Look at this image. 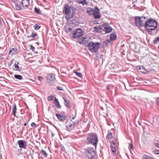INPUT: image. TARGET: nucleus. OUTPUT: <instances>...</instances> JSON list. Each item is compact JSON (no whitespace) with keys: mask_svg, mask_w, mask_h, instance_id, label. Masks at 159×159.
Segmentation results:
<instances>
[{"mask_svg":"<svg viewBox=\"0 0 159 159\" xmlns=\"http://www.w3.org/2000/svg\"><path fill=\"white\" fill-rule=\"evenodd\" d=\"M157 25V22L154 19L148 18L145 25V29L148 32H151L156 29Z\"/></svg>","mask_w":159,"mask_h":159,"instance_id":"1","label":"nucleus"},{"mask_svg":"<svg viewBox=\"0 0 159 159\" xmlns=\"http://www.w3.org/2000/svg\"><path fill=\"white\" fill-rule=\"evenodd\" d=\"M101 43L100 42H90L88 44V47L89 50L91 52L96 53L99 50Z\"/></svg>","mask_w":159,"mask_h":159,"instance_id":"2","label":"nucleus"},{"mask_svg":"<svg viewBox=\"0 0 159 159\" xmlns=\"http://www.w3.org/2000/svg\"><path fill=\"white\" fill-rule=\"evenodd\" d=\"M71 7L68 4L65 5L63 10V13L66 15L65 18L67 21H69L73 17V14L71 12Z\"/></svg>","mask_w":159,"mask_h":159,"instance_id":"3","label":"nucleus"},{"mask_svg":"<svg viewBox=\"0 0 159 159\" xmlns=\"http://www.w3.org/2000/svg\"><path fill=\"white\" fill-rule=\"evenodd\" d=\"M87 140L89 143L93 145L96 148L98 142V138L96 134L91 133L89 134L87 138Z\"/></svg>","mask_w":159,"mask_h":159,"instance_id":"4","label":"nucleus"},{"mask_svg":"<svg viewBox=\"0 0 159 159\" xmlns=\"http://www.w3.org/2000/svg\"><path fill=\"white\" fill-rule=\"evenodd\" d=\"M147 20L148 18L145 16L136 17L135 18V23L136 26L139 27L144 26L145 28V25L146 23Z\"/></svg>","mask_w":159,"mask_h":159,"instance_id":"5","label":"nucleus"},{"mask_svg":"<svg viewBox=\"0 0 159 159\" xmlns=\"http://www.w3.org/2000/svg\"><path fill=\"white\" fill-rule=\"evenodd\" d=\"M86 154L88 158L97 157L95 149L93 148H89L85 150Z\"/></svg>","mask_w":159,"mask_h":159,"instance_id":"6","label":"nucleus"},{"mask_svg":"<svg viewBox=\"0 0 159 159\" xmlns=\"http://www.w3.org/2000/svg\"><path fill=\"white\" fill-rule=\"evenodd\" d=\"M102 28H103L102 29V32H104V33H103V34H105L106 33H108L111 32L112 30V28L110 26V25L109 24L107 23H104L102 24Z\"/></svg>","mask_w":159,"mask_h":159,"instance_id":"7","label":"nucleus"},{"mask_svg":"<svg viewBox=\"0 0 159 159\" xmlns=\"http://www.w3.org/2000/svg\"><path fill=\"white\" fill-rule=\"evenodd\" d=\"M90 39L87 36L85 35L84 37L80 38V44L87 46L90 43Z\"/></svg>","mask_w":159,"mask_h":159,"instance_id":"8","label":"nucleus"},{"mask_svg":"<svg viewBox=\"0 0 159 159\" xmlns=\"http://www.w3.org/2000/svg\"><path fill=\"white\" fill-rule=\"evenodd\" d=\"M47 81L50 85H52L54 82L55 75L53 74H48L47 77Z\"/></svg>","mask_w":159,"mask_h":159,"instance_id":"9","label":"nucleus"},{"mask_svg":"<svg viewBox=\"0 0 159 159\" xmlns=\"http://www.w3.org/2000/svg\"><path fill=\"white\" fill-rule=\"evenodd\" d=\"M72 37L74 39H78L77 42L80 43L79 41L80 38V28H78L73 31Z\"/></svg>","mask_w":159,"mask_h":159,"instance_id":"10","label":"nucleus"},{"mask_svg":"<svg viewBox=\"0 0 159 159\" xmlns=\"http://www.w3.org/2000/svg\"><path fill=\"white\" fill-rule=\"evenodd\" d=\"M75 125L70 121H67L66 126L67 131H71L74 128V125Z\"/></svg>","mask_w":159,"mask_h":159,"instance_id":"11","label":"nucleus"},{"mask_svg":"<svg viewBox=\"0 0 159 159\" xmlns=\"http://www.w3.org/2000/svg\"><path fill=\"white\" fill-rule=\"evenodd\" d=\"M18 143L20 148L26 149V142L22 140H20L18 141Z\"/></svg>","mask_w":159,"mask_h":159,"instance_id":"12","label":"nucleus"},{"mask_svg":"<svg viewBox=\"0 0 159 159\" xmlns=\"http://www.w3.org/2000/svg\"><path fill=\"white\" fill-rule=\"evenodd\" d=\"M95 9H96L95 12L93 14L95 19H99L101 17V15L99 13V10L97 7H95Z\"/></svg>","mask_w":159,"mask_h":159,"instance_id":"13","label":"nucleus"},{"mask_svg":"<svg viewBox=\"0 0 159 159\" xmlns=\"http://www.w3.org/2000/svg\"><path fill=\"white\" fill-rule=\"evenodd\" d=\"M21 6L24 8L27 7L30 5L29 0H22L20 2Z\"/></svg>","mask_w":159,"mask_h":159,"instance_id":"14","label":"nucleus"},{"mask_svg":"<svg viewBox=\"0 0 159 159\" xmlns=\"http://www.w3.org/2000/svg\"><path fill=\"white\" fill-rule=\"evenodd\" d=\"M138 70L141 73L145 74L147 72V70L144 69V67L143 66H137Z\"/></svg>","mask_w":159,"mask_h":159,"instance_id":"15","label":"nucleus"},{"mask_svg":"<svg viewBox=\"0 0 159 159\" xmlns=\"http://www.w3.org/2000/svg\"><path fill=\"white\" fill-rule=\"evenodd\" d=\"M56 116L58 119L61 121H63L66 120V116L59 114L58 113L56 114Z\"/></svg>","mask_w":159,"mask_h":159,"instance_id":"16","label":"nucleus"},{"mask_svg":"<svg viewBox=\"0 0 159 159\" xmlns=\"http://www.w3.org/2000/svg\"><path fill=\"white\" fill-rule=\"evenodd\" d=\"M111 150L113 153L116 154V149L115 147V144L114 142L112 141L111 143Z\"/></svg>","mask_w":159,"mask_h":159,"instance_id":"17","label":"nucleus"},{"mask_svg":"<svg viewBox=\"0 0 159 159\" xmlns=\"http://www.w3.org/2000/svg\"><path fill=\"white\" fill-rule=\"evenodd\" d=\"M53 102L58 108L60 109L61 108V106L60 104L59 101L56 98H55Z\"/></svg>","mask_w":159,"mask_h":159,"instance_id":"18","label":"nucleus"},{"mask_svg":"<svg viewBox=\"0 0 159 159\" xmlns=\"http://www.w3.org/2000/svg\"><path fill=\"white\" fill-rule=\"evenodd\" d=\"M94 30L97 32H99L102 30V26H96L94 27Z\"/></svg>","mask_w":159,"mask_h":159,"instance_id":"19","label":"nucleus"},{"mask_svg":"<svg viewBox=\"0 0 159 159\" xmlns=\"http://www.w3.org/2000/svg\"><path fill=\"white\" fill-rule=\"evenodd\" d=\"M96 11V9L95 10L91 7H88L87 8V12L88 13H89L90 14L93 15L94 14V13Z\"/></svg>","mask_w":159,"mask_h":159,"instance_id":"20","label":"nucleus"},{"mask_svg":"<svg viewBox=\"0 0 159 159\" xmlns=\"http://www.w3.org/2000/svg\"><path fill=\"white\" fill-rule=\"evenodd\" d=\"M116 35L115 33H112L110 35V40L111 41L115 40L116 38Z\"/></svg>","mask_w":159,"mask_h":159,"instance_id":"21","label":"nucleus"},{"mask_svg":"<svg viewBox=\"0 0 159 159\" xmlns=\"http://www.w3.org/2000/svg\"><path fill=\"white\" fill-rule=\"evenodd\" d=\"M64 30L67 33H68L72 30V29L70 26L67 25L65 26Z\"/></svg>","mask_w":159,"mask_h":159,"instance_id":"22","label":"nucleus"},{"mask_svg":"<svg viewBox=\"0 0 159 159\" xmlns=\"http://www.w3.org/2000/svg\"><path fill=\"white\" fill-rule=\"evenodd\" d=\"M13 115L14 116H16V106L15 103H14L12 106Z\"/></svg>","mask_w":159,"mask_h":159,"instance_id":"23","label":"nucleus"},{"mask_svg":"<svg viewBox=\"0 0 159 159\" xmlns=\"http://www.w3.org/2000/svg\"><path fill=\"white\" fill-rule=\"evenodd\" d=\"M107 138L108 139H111L113 138L112 134L110 130H108V131Z\"/></svg>","mask_w":159,"mask_h":159,"instance_id":"24","label":"nucleus"},{"mask_svg":"<svg viewBox=\"0 0 159 159\" xmlns=\"http://www.w3.org/2000/svg\"><path fill=\"white\" fill-rule=\"evenodd\" d=\"M40 153L42 154L44 157H47L48 156L47 153L43 149H42L40 151Z\"/></svg>","mask_w":159,"mask_h":159,"instance_id":"25","label":"nucleus"},{"mask_svg":"<svg viewBox=\"0 0 159 159\" xmlns=\"http://www.w3.org/2000/svg\"><path fill=\"white\" fill-rule=\"evenodd\" d=\"M80 4L84 6V5H87L89 3L87 0H80Z\"/></svg>","mask_w":159,"mask_h":159,"instance_id":"26","label":"nucleus"},{"mask_svg":"<svg viewBox=\"0 0 159 159\" xmlns=\"http://www.w3.org/2000/svg\"><path fill=\"white\" fill-rule=\"evenodd\" d=\"M32 38H38V35L34 31H32L31 35Z\"/></svg>","mask_w":159,"mask_h":159,"instance_id":"27","label":"nucleus"},{"mask_svg":"<svg viewBox=\"0 0 159 159\" xmlns=\"http://www.w3.org/2000/svg\"><path fill=\"white\" fill-rule=\"evenodd\" d=\"M75 118V117H73L71 116H70V120L71 121L72 123L73 124H78V122L77 121H74V120Z\"/></svg>","mask_w":159,"mask_h":159,"instance_id":"28","label":"nucleus"},{"mask_svg":"<svg viewBox=\"0 0 159 159\" xmlns=\"http://www.w3.org/2000/svg\"><path fill=\"white\" fill-rule=\"evenodd\" d=\"M63 99L64 100V104L67 107H69L70 106L69 105V102L65 98H63Z\"/></svg>","mask_w":159,"mask_h":159,"instance_id":"29","label":"nucleus"},{"mask_svg":"<svg viewBox=\"0 0 159 159\" xmlns=\"http://www.w3.org/2000/svg\"><path fill=\"white\" fill-rule=\"evenodd\" d=\"M18 63L17 62V64H16V63L14 64V70H16L18 71L19 70L20 68L18 65Z\"/></svg>","mask_w":159,"mask_h":159,"instance_id":"30","label":"nucleus"},{"mask_svg":"<svg viewBox=\"0 0 159 159\" xmlns=\"http://www.w3.org/2000/svg\"><path fill=\"white\" fill-rule=\"evenodd\" d=\"M14 77L16 79L19 80H21L22 79V76L20 75H14Z\"/></svg>","mask_w":159,"mask_h":159,"instance_id":"31","label":"nucleus"},{"mask_svg":"<svg viewBox=\"0 0 159 159\" xmlns=\"http://www.w3.org/2000/svg\"><path fill=\"white\" fill-rule=\"evenodd\" d=\"M34 12L37 14H39L40 13V9L39 8L35 7L34 8Z\"/></svg>","mask_w":159,"mask_h":159,"instance_id":"32","label":"nucleus"},{"mask_svg":"<svg viewBox=\"0 0 159 159\" xmlns=\"http://www.w3.org/2000/svg\"><path fill=\"white\" fill-rule=\"evenodd\" d=\"M158 41H159V37L155 38L153 41V42L154 44H156Z\"/></svg>","mask_w":159,"mask_h":159,"instance_id":"33","label":"nucleus"},{"mask_svg":"<svg viewBox=\"0 0 159 159\" xmlns=\"http://www.w3.org/2000/svg\"><path fill=\"white\" fill-rule=\"evenodd\" d=\"M15 7L16 9L18 10H20L21 9V7L19 6L17 3L15 4Z\"/></svg>","mask_w":159,"mask_h":159,"instance_id":"34","label":"nucleus"},{"mask_svg":"<svg viewBox=\"0 0 159 159\" xmlns=\"http://www.w3.org/2000/svg\"><path fill=\"white\" fill-rule=\"evenodd\" d=\"M142 159H153L150 157H149L147 155H145L143 157Z\"/></svg>","mask_w":159,"mask_h":159,"instance_id":"35","label":"nucleus"},{"mask_svg":"<svg viewBox=\"0 0 159 159\" xmlns=\"http://www.w3.org/2000/svg\"><path fill=\"white\" fill-rule=\"evenodd\" d=\"M16 52V49L14 48H11L10 49L9 54H11V52H12L13 53H15Z\"/></svg>","mask_w":159,"mask_h":159,"instance_id":"36","label":"nucleus"},{"mask_svg":"<svg viewBox=\"0 0 159 159\" xmlns=\"http://www.w3.org/2000/svg\"><path fill=\"white\" fill-rule=\"evenodd\" d=\"M111 40L110 39H107L104 41V43L106 44H107L108 43H111Z\"/></svg>","mask_w":159,"mask_h":159,"instance_id":"37","label":"nucleus"},{"mask_svg":"<svg viewBox=\"0 0 159 159\" xmlns=\"http://www.w3.org/2000/svg\"><path fill=\"white\" fill-rule=\"evenodd\" d=\"M40 27V26L38 25L37 24H35L34 26L35 29L37 30L39 29Z\"/></svg>","mask_w":159,"mask_h":159,"instance_id":"38","label":"nucleus"},{"mask_svg":"<svg viewBox=\"0 0 159 159\" xmlns=\"http://www.w3.org/2000/svg\"><path fill=\"white\" fill-rule=\"evenodd\" d=\"M53 98V96L52 95L49 96L48 98V101H51Z\"/></svg>","mask_w":159,"mask_h":159,"instance_id":"39","label":"nucleus"},{"mask_svg":"<svg viewBox=\"0 0 159 159\" xmlns=\"http://www.w3.org/2000/svg\"><path fill=\"white\" fill-rule=\"evenodd\" d=\"M84 34V31L80 29V37Z\"/></svg>","mask_w":159,"mask_h":159,"instance_id":"40","label":"nucleus"},{"mask_svg":"<svg viewBox=\"0 0 159 159\" xmlns=\"http://www.w3.org/2000/svg\"><path fill=\"white\" fill-rule=\"evenodd\" d=\"M156 104L157 106H159V98H157L156 99Z\"/></svg>","mask_w":159,"mask_h":159,"instance_id":"41","label":"nucleus"},{"mask_svg":"<svg viewBox=\"0 0 159 159\" xmlns=\"http://www.w3.org/2000/svg\"><path fill=\"white\" fill-rule=\"evenodd\" d=\"M57 89L59 90L62 91V90H63L62 88L60 86H58L57 87Z\"/></svg>","mask_w":159,"mask_h":159,"instance_id":"42","label":"nucleus"},{"mask_svg":"<svg viewBox=\"0 0 159 159\" xmlns=\"http://www.w3.org/2000/svg\"><path fill=\"white\" fill-rule=\"evenodd\" d=\"M31 126L33 128H34L36 126V125L34 122H32L31 124Z\"/></svg>","mask_w":159,"mask_h":159,"instance_id":"43","label":"nucleus"},{"mask_svg":"<svg viewBox=\"0 0 159 159\" xmlns=\"http://www.w3.org/2000/svg\"><path fill=\"white\" fill-rule=\"evenodd\" d=\"M153 153L155 154H159V150H155L153 151Z\"/></svg>","mask_w":159,"mask_h":159,"instance_id":"44","label":"nucleus"},{"mask_svg":"<svg viewBox=\"0 0 159 159\" xmlns=\"http://www.w3.org/2000/svg\"><path fill=\"white\" fill-rule=\"evenodd\" d=\"M30 49L32 50L33 51H34L35 50V48L32 45L31 46Z\"/></svg>","mask_w":159,"mask_h":159,"instance_id":"45","label":"nucleus"},{"mask_svg":"<svg viewBox=\"0 0 159 159\" xmlns=\"http://www.w3.org/2000/svg\"><path fill=\"white\" fill-rule=\"evenodd\" d=\"M155 145L156 147L159 148V143H155Z\"/></svg>","mask_w":159,"mask_h":159,"instance_id":"46","label":"nucleus"},{"mask_svg":"<svg viewBox=\"0 0 159 159\" xmlns=\"http://www.w3.org/2000/svg\"><path fill=\"white\" fill-rule=\"evenodd\" d=\"M38 78L39 80L40 81H41L43 80V78L41 76H39Z\"/></svg>","mask_w":159,"mask_h":159,"instance_id":"47","label":"nucleus"},{"mask_svg":"<svg viewBox=\"0 0 159 159\" xmlns=\"http://www.w3.org/2000/svg\"><path fill=\"white\" fill-rule=\"evenodd\" d=\"M129 147L131 149H133V146L132 144H129Z\"/></svg>","mask_w":159,"mask_h":159,"instance_id":"48","label":"nucleus"},{"mask_svg":"<svg viewBox=\"0 0 159 159\" xmlns=\"http://www.w3.org/2000/svg\"><path fill=\"white\" fill-rule=\"evenodd\" d=\"M75 73L76 74V75L78 76H79L80 77V73H79V72H75Z\"/></svg>","mask_w":159,"mask_h":159,"instance_id":"49","label":"nucleus"},{"mask_svg":"<svg viewBox=\"0 0 159 159\" xmlns=\"http://www.w3.org/2000/svg\"><path fill=\"white\" fill-rule=\"evenodd\" d=\"M27 37L28 38H31V35H28L27 36Z\"/></svg>","mask_w":159,"mask_h":159,"instance_id":"50","label":"nucleus"},{"mask_svg":"<svg viewBox=\"0 0 159 159\" xmlns=\"http://www.w3.org/2000/svg\"><path fill=\"white\" fill-rule=\"evenodd\" d=\"M97 158V157H94V158H88L89 159H96Z\"/></svg>","mask_w":159,"mask_h":159,"instance_id":"51","label":"nucleus"},{"mask_svg":"<svg viewBox=\"0 0 159 159\" xmlns=\"http://www.w3.org/2000/svg\"><path fill=\"white\" fill-rule=\"evenodd\" d=\"M82 74L80 73V78H82Z\"/></svg>","mask_w":159,"mask_h":159,"instance_id":"52","label":"nucleus"},{"mask_svg":"<svg viewBox=\"0 0 159 159\" xmlns=\"http://www.w3.org/2000/svg\"><path fill=\"white\" fill-rule=\"evenodd\" d=\"M23 125H24V126H25L26 125V123H25L23 124Z\"/></svg>","mask_w":159,"mask_h":159,"instance_id":"53","label":"nucleus"},{"mask_svg":"<svg viewBox=\"0 0 159 159\" xmlns=\"http://www.w3.org/2000/svg\"><path fill=\"white\" fill-rule=\"evenodd\" d=\"M0 159H2L1 155L0 154Z\"/></svg>","mask_w":159,"mask_h":159,"instance_id":"54","label":"nucleus"},{"mask_svg":"<svg viewBox=\"0 0 159 159\" xmlns=\"http://www.w3.org/2000/svg\"><path fill=\"white\" fill-rule=\"evenodd\" d=\"M2 59V57L1 56H0V60Z\"/></svg>","mask_w":159,"mask_h":159,"instance_id":"55","label":"nucleus"},{"mask_svg":"<svg viewBox=\"0 0 159 159\" xmlns=\"http://www.w3.org/2000/svg\"><path fill=\"white\" fill-rule=\"evenodd\" d=\"M52 137H53L54 136V134H53V133L52 134Z\"/></svg>","mask_w":159,"mask_h":159,"instance_id":"56","label":"nucleus"}]
</instances>
